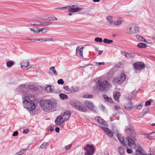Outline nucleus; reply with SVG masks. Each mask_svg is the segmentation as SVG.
Segmentation results:
<instances>
[{"mask_svg": "<svg viewBox=\"0 0 155 155\" xmlns=\"http://www.w3.org/2000/svg\"><path fill=\"white\" fill-rule=\"evenodd\" d=\"M39 104L42 109L45 112L54 111L58 106L57 101L55 99L42 100Z\"/></svg>", "mask_w": 155, "mask_h": 155, "instance_id": "nucleus-1", "label": "nucleus"}, {"mask_svg": "<svg viewBox=\"0 0 155 155\" xmlns=\"http://www.w3.org/2000/svg\"><path fill=\"white\" fill-rule=\"evenodd\" d=\"M97 88V89L104 91L110 87V84L106 80L100 81L98 80L96 83Z\"/></svg>", "mask_w": 155, "mask_h": 155, "instance_id": "nucleus-2", "label": "nucleus"}, {"mask_svg": "<svg viewBox=\"0 0 155 155\" xmlns=\"http://www.w3.org/2000/svg\"><path fill=\"white\" fill-rule=\"evenodd\" d=\"M70 104L80 111L85 112L87 110V107L77 100L71 101Z\"/></svg>", "mask_w": 155, "mask_h": 155, "instance_id": "nucleus-3", "label": "nucleus"}, {"mask_svg": "<svg viewBox=\"0 0 155 155\" xmlns=\"http://www.w3.org/2000/svg\"><path fill=\"white\" fill-rule=\"evenodd\" d=\"M139 31V27L137 25H129L127 28L126 33L128 34H136Z\"/></svg>", "mask_w": 155, "mask_h": 155, "instance_id": "nucleus-4", "label": "nucleus"}, {"mask_svg": "<svg viewBox=\"0 0 155 155\" xmlns=\"http://www.w3.org/2000/svg\"><path fill=\"white\" fill-rule=\"evenodd\" d=\"M84 150L86 151L85 153V155H93L95 151V149L93 145H89L87 144L84 148Z\"/></svg>", "mask_w": 155, "mask_h": 155, "instance_id": "nucleus-5", "label": "nucleus"}, {"mask_svg": "<svg viewBox=\"0 0 155 155\" xmlns=\"http://www.w3.org/2000/svg\"><path fill=\"white\" fill-rule=\"evenodd\" d=\"M24 106L25 108L29 111H32L35 108V105L34 102L31 101L29 102H24Z\"/></svg>", "mask_w": 155, "mask_h": 155, "instance_id": "nucleus-6", "label": "nucleus"}, {"mask_svg": "<svg viewBox=\"0 0 155 155\" xmlns=\"http://www.w3.org/2000/svg\"><path fill=\"white\" fill-rule=\"evenodd\" d=\"M126 79V76L124 74H122L120 76L115 77L113 81V83L115 85L120 84Z\"/></svg>", "mask_w": 155, "mask_h": 155, "instance_id": "nucleus-7", "label": "nucleus"}, {"mask_svg": "<svg viewBox=\"0 0 155 155\" xmlns=\"http://www.w3.org/2000/svg\"><path fill=\"white\" fill-rule=\"evenodd\" d=\"M134 67L135 69L140 70L144 68L145 65L143 62L138 61L134 63Z\"/></svg>", "mask_w": 155, "mask_h": 155, "instance_id": "nucleus-8", "label": "nucleus"}, {"mask_svg": "<svg viewBox=\"0 0 155 155\" xmlns=\"http://www.w3.org/2000/svg\"><path fill=\"white\" fill-rule=\"evenodd\" d=\"M127 139L128 142L129 146H130L131 145H135V142L136 141L137 139L135 136H132L131 135H130L127 138Z\"/></svg>", "mask_w": 155, "mask_h": 155, "instance_id": "nucleus-9", "label": "nucleus"}, {"mask_svg": "<svg viewBox=\"0 0 155 155\" xmlns=\"http://www.w3.org/2000/svg\"><path fill=\"white\" fill-rule=\"evenodd\" d=\"M101 128L103 129L107 135L110 137H112L114 136V133L108 128L101 126Z\"/></svg>", "mask_w": 155, "mask_h": 155, "instance_id": "nucleus-10", "label": "nucleus"}, {"mask_svg": "<svg viewBox=\"0 0 155 155\" xmlns=\"http://www.w3.org/2000/svg\"><path fill=\"white\" fill-rule=\"evenodd\" d=\"M64 121V118L61 114L56 118L55 120V123L56 124L59 125L63 123Z\"/></svg>", "mask_w": 155, "mask_h": 155, "instance_id": "nucleus-11", "label": "nucleus"}, {"mask_svg": "<svg viewBox=\"0 0 155 155\" xmlns=\"http://www.w3.org/2000/svg\"><path fill=\"white\" fill-rule=\"evenodd\" d=\"M84 104L88 108L94 111H96L95 107L91 102L87 101L85 102Z\"/></svg>", "mask_w": 155, "mask_h": 155, "instance_id": "nucleus-12", "label": "nucleus"}, {"mask_svg": "<svg viewBox=\"0 0 155 155\" xmlns=\"http://www.w3.org/2000/svg\"><path fill=\"white\" fill-rule=\"evenodd\" d=\"M96 120L97 121V122L100 125L107 126V122L105 121L104 120L98 118H96Z\"/></svg>", "mask_w": 155, "mask_h": 155, "instance_id": "nucleus-13", "label": "nucleus"}, {"mask_svg": "<svg viewBox=\"0 0 155 155\" xmlns=\"http://www.w3.org/2000/svg\"><path fill=\"white\" fill-rule=\"evenodd\" d=\"M117 137L118 138V140L124 146H125L127 145L126 143H125V141L123 139V137H121L120 134L117 133Z\"/></svg>", "mask_w": 155, "mask_h": 155, "instance_id": "nucleus-14", "label": "nucleus"}, {"mask_svg": "<svg viewBox=\"0 0 155 155\" xmlns=\"http://www.w3.org/2000/svg\"><path fill=\"white\" fill-rule=\"evenodd\" d=\"M62 115L64 118V120H67L70 117L71 115V113L70 111L67 110Z\"/></svg>", "mask_w": 155, "mask_h": 155, "instance_id": "nucleus-15", "label": "nucleus"}, {"mask_svg": "<svg viewBox=\"0 0 155 155\" xmlns=\"http://www.w3.org/2000/svg\"><path fill=\"white\" fill-rule=\"evenodd\" d=\"M120 95V92L115 91L113 93V97L114 100L117 102H119V98Z\"/></svg>", "mask_w": 155, "mask_h": 155, "instance_id": "nucleus-16", "label": "nucleus"}, {"mask_svg": "<svg viewBox=\"0 0 155 155\" xmlns=\"http://www.w3.org/2000/svg\"><path fill=\"white\" fill-rule=\"evenodd\" d=\"M27 22L31 25H38L40 24V21L36 20H32L28 21Z\"/></svg>", "mask_w": 155, "mask_h": 155, "instance_id": "nucleus-17", "label": "nucleus"}, {"mask_svg": "<svg viewBox=\"0 0 155 155\" xmlns=\"http://www.w3.org/2000/svg\"><path fill=\"white\" fill-rule=\"evenodd\" d=\"M124 108L128 110H131L133 108V106L132 102L130 101L124 105Z\"/></svg>", "mask_w": 155, "mask_h": 155, "instance_id": "nucleus-18", "label": "nucleus"}, {"mask_svg": "<svg viewBox=\"0 0 155 155\" xmlns=\"http://www.w3.org/2000/svg\"><path fill=\"white\" fill-rule=\"evenodd\" d=\"M126 132L129 133L130 134H134V130L131 126H129V127L128 126L126 127Z\"/></svg>", "mask_w": 155, "mask_h": 155, "instance_id": "nucleus-19", "label": "nucleus"}, {"mask_svg": "<svg viewBox=\"0 0 155 155\" xmlns=\"http://www.w3.org/2000/svg\"><path fill=\"white\" fill-rule=\"evenodd\" d=\"M84 48V47H81V48L79 50V47L78 46L76 49V54L78 55V54L79 53V54L80 55L83 57V49Z\"/></svg>", "mask_w": 155, "mask_h": 155, "instance_id": "nucleus-20", "label": "nucleus"}, {"mask_svg": "<svg viewBox=\"0 0 155 155\" xmlns=\"http://www.w3.org/2000/svg\"><path fill=\"white\" fill-rule=\"evenodd\" d=\"M26 88L25 84H22L19 86V87L17 88L18 91L20 92H24V90H25Z\"/></svg>", "mask_w": 155, "mask_h": 155, "instance_id": "nucleus-21", "label": "nucleus"}, {"mask_svg": "<svg viewBox=\"0 0 155 155\" xmlns=\"http://www.w3.org/2000/svg\"><path fill=\"white\" fill-rule=\"evenodd\" d=\"M31 31L35 34H38L40 32L39 28L37 27H35L33 28H29Z\"/></svg>", "mask_w": 155, "mask_h": 155, "instance_id": "nucleus-22", "label": "nucleus"}, {"mask_svg": "<svg viewBox=\"0 0 155 155\" xmlns=\"http://www.w3.org/2000/svg\"><path fill=\"white\" fill-rule=\"evenodd\" d=\"M107 19L110 25H114V24H115L114 21H113L112 16H108L107 17Z\"/></svg>", "mask_w": 155, "mask_h": 155, "instance_id": "nucleus-23", "label": "nucleus"}, {"mask_svg": "<svg viewBox=\"0 0 155 155\" xmlns=\"http://www.w3.org/2000/svg\"><path fill=\"white\" fill-rule=\"evenodd\" d=\"M49 70L50 71V73L52 75H57V72L56 70L55 69V68L54 67H50L49 68Z\"/></svg>", "mask_w": 155, "mask_h": 155, "instance_id": "nucleus-24", "label": "nucleus"}, {"mask_svg": "<svg viewBox=\"0 0 155 155\" xmlns=\"http://www.w3.org/2000/svg\"><path fill=\"white\" fill-rule=\"evenodd\" d=\"M75 89L73 87H71L68 88V89L66 91L65 93L67 94H69L73 93L74 92L76 91Z\"/></svg>", "mask_w": 155, "mask_h": 155, "instance_id": "nucleus-25", "label": "nucleus"}, {"mask_svg": "<svg viewBox=\"0 0 155 155\" xmlns=\"http://www.w3.org/2000/svg\"><path fill=\"white\" fill-rule=\"evenodd\" d=\"M136 56V54L134 53L131 52H127L126 57L128 58H134Z\"/></svg>", "mask_w": 155, "mask_h": 155, "instance_id": "nucleus-26", "label": "nucleus"}, {"mask_svg": "<svg viewBox=\"0 0 155 155\" xmlns=\"http://www.w3.org/2000/svg\"><path fill=\"white\" fill-rule=\"evenodd\" d=\"M122 21L123 20L122 18H120L118 19L116 22L114 21L115 24H114V25H115L117 26H119L122 24Z\"/></svg>", "mask_w": 155, "mask_h": 155, "instance_id": "nucleus-27", "label": "nucleus"}, {"mask_svg": "<svg viewBox=\"0 0 155 155\" xmlns=\"http://www.w3.org/2000/svg\"><path fill=\"white\" fill-rule=\"evenodd\" d=\"M29 62L27 61H23L21 63V67L23 68L27 67L29 65Z\"/></svg>", "mask_w": 155, "mask_h": 155, "instance_id": "nucleus-28", "label": "nucleus"}, {"mask_svg": "<svg viewBox=\"0 0 155 155\" xmlns=\"http://www.w3.org/2000/svg\"><path fill=\"white\" fill-rule=\"evenodd\" d=\"M45 90L48 92H51L53 91L51 86L50 85H46V87H45Z\"/></svg>", "mask_w": 155, "mask_h": 155, "instance_id": "nucleus-29", "label": "nucleus"}, {"mask_svg": "<svg viewBox=\"0 0 155 155\" xmlns=\"http://www.w3.org/2000/svg\"><path fill=\"white\" fill-rule=\"evenodd\" d=\"M59 96L61 100L67 99L68 98V96L63 93L60 94Z\"/></svg>", "mask_w": 155, "mask_h": 155, "instance_id": "nucleus-30", "label": "nucleus"}, {"mask_svg": "<svg viewBox=\"0 0 155 155\" xmlns=\"http://www.w3.org/2000/svg\"><path fill=\"white\" fill-rule=\"evenodd\" d=\"M103 98L107 101L111 103L112 101L111 99L106 94H103L102 96Z\"/></svg>", "mask_w": 155, "mask_h": 155, "instance_id": "nucleus-31", "label": "nucleus"}, {"mask_svg": "<svg viewBox=\"0 0 155 155\" xmlns=\"http://www.w3.org/2000/svg\"><path fill=\"white\" fill-rule=\"evenodd\" d=\"M51 24V22H43L40 21V23L39 25L46 26H48Z\"/></svg>", "mask_w": 155, "mask_h": 155, "instance_id": "nucleus-32", "label": "nucleus"}, {"mask_svg": "<svg viewBox=\"0 0 155 155\" xmlns=\"http://www.w3.org/2000/svg\"><path fill=\"white\" fill-rule=\"evenodd\" d=\"M22 99L23 104H24V103H25L24 102H29L30 101H31L29 97L27 96H25L24 97H23Z\"/></svg>", "mask_w": 155, "mask_h": 155, "instance_id": "nucleus-33", "label": "nucleus"}, {"mask_svg": "<svg viewBox=\"0 0 155 155\" xmlns=\"http://www.w3.org/2000/svg\"><path fill=\"white\" fill-rule=\"evenodd\" d=\"M39 30L40 32H41L42 33H45L49 31V29L45 28H39Z\"/></svg>", "mask_w": 155, "mask_h": 155, "instance_id": "nucleus-34", "label": "nucleus"}, {"mask_svg": "<svg viewBox=\"0 0 155 155\" xmlns=\"http://www.w3.org/2000/svg\"><path fill=\"white\" fill-rule=\"evenodd\" d=\"M137 46L140 48H145L147 47V45L143 43H140L137 45Z\"/></svg>", "mask_w": 155, "mask_h": 155, "instance_id": "nucleus-35", "label": "nucleus"}, {"mask_svg": "<svg viewBox=\"0 0 155 155\" xmlns=\"http://www.w3.org/2000/svg\"><path fill=\"white\" fill-rule=\"evenodd\" d=\"M103 42L104 43L107 44H110L113 42L112 40L108 39L107 38H104L103 40Z\"/></svg>", "mask_w": 155, "mask_h": 155, "instance_id": "nucleus-36", "label": "nucleus"}, {"mask_svg": "<svg viewBox=\"0 0 155 155\" xmlns=\"http://www.w3.org/2000/svg\"><path fill=\"white\" fill-rule=\"evenodd\" d=\"M48 146V143L47 142H44L39 147V148H45Z\"/></svg>", "mask_w": 155, "mask_h": 155, "instance_id": "nucleus-37", "label": "nucleus"}, {"mask_svg": "<svg viewBox=\"0 0 155 155\" xmlns=\"http://www.w3.org/2000/svg\"><path fill=\"white\" fill-rule=\"evenodd\" d=\"M27 150L28 149L27 148L25 149L21 150L19 152L16 153V155H21L24 153L25 152V151Z\"/></svg>", "mask_w": 155, "mask_h": 155, "instance_id": "nucleus-38", "label": "nucleus"}, {"mask_svg": "<svg viewBox=\"0 0 155 155\" xmlns=\"http://www.w3.org/2000/svg\"><path fill=\"white\" fill-rule=\"evenodd\" d=\"M14 64V62L12 61H8L6 63L7 66L10 67Z\"/></svg>", "mask_w": 155, "mask_h": 155, "instance_id": "nucleus-39", "label": "nucleus"}, {"mask_svg": "<svg viewBox=\"0 0 155 155\" xmlns=\"http://www.w3.org/2000/svg\"><path fill=\"white\" fill-rule=\"evenodd\" d=\"M136 37L139 40L145 42L146 40L144 39L142 37L139 35H137L136 36Z\"/></svg>", "mask_w": 155, "mask_h": 155, "instance_id": "nucleus-40", "label": "nucleus"}, {"mask_svg": "<svg viewBox=\"0 0 155 155\" xmlns=\"http://www.w3.org/2000/svg\"><path fill=\"white\" fill-rule=\"evenodd\" d=\"M152 100L151 99H149L148 101L146 102L145 105L146 106H148L150 104L151 102L152 101Z\"/></svg>", "mask_w": 155, "mask_h": 155, "instance_id": "nucleus-41", "label": "nucleus"}, {"mask_svg": "<svg viewBox=\"0 0 155 155\" xmlns=\"http://www.w3.org/2000/svg\"><path fill=\"white\" fill-rule=\"evenodd\" d=\"M95 41L96 42H101L103 41V40L101 38L97 37L95 38Z\"/></svg>", "mask_w": 155, "mask_h": 155, "instance_id": "nucleus-42", "label": "nucleus"}, {"mask_svg": "<svg viewBox=\"0 0 155 155\" xmlns=\"http://www.w3.org/2000/svg\"><path fill=\"white\" fill-rule=\"evenodd\" d=\"M93 96L91 95L84 94L83 95V97L86 98H91Z\"/></svg>", "mask_w": 155, "mask_h": 155, "instance_id": "nucleus-43", "label": "nucleus"}, {"mask_svg": "<svg viewBox=\"0 0 155 155\" xmlns=\"http://www.w3.org/2000/svg\"><path fill=\"white\" fill-rule=\"evenodd\" d=\"M141 104L142 103H140L139 105L134 106V108L135 109H141L142 107V105Z\"/></svg>", "mask_w": 155, "mask_h": 155, "instance_id": "nucleus-44", "label": "nucleus"}, {"mask_svg": "<svg viewBox=\"0 0 155 155\" xmlns=\"http://www.w3.org/2000/svg\"><path fill=\"white\" fill-rule=\"evenodd\" d=\"M57 82L58 84H63L64 83V81L62 79H59Z\"/></svg>", "mask_w": 155, "mask_h": 155, "instance_id": "nucleus-45", "label": "nucleus"}, {"mask_svg": "<svg viewBox=\"0 0 155 155\" xmlns=\"http://www.w3.org/2000/svg\"><path fill=\"white\" fill-rule=\"evenodd\" d=\"M94 64L96 65V66H99V65H102V64H104V62H94Z\"/></svg>", "mask_w": 155, "mask_h": 155, "instance_id": "nucleus-46", "label": "nucleus"}, {"mask_svg": "<svg viewBox=\"0 0 155 155\" xmlns=\"http://www.w3.org/2000/svg\"><path fill=\"white\" fill-rule=\"evenodd\" d=\"M68 11L69 12L72 13L76 12L75 8H69L68 10Z\"/></svg>", "mask_w": 155, "mask_h": 155, "instance_id": "nucleus-47", "label": "nucleus"}, {"mask_svg": "<svg viewBox=\"0 0 155 155\" xmlns=\"http://www.w3.org/2000/svg\"><path fill=\"white\" fill-rule=\"evenodd\" d=\"M72 146V144H69L65 147V149L67 150H69Z\"/></svg>", "mask_w": 155, "mask_h": 155, "instance_id": "nucleus-48", "label": "nucleus"}, {"mask_svg": "<svg viewBox=\"0 0 155 155\" xmlns=\"http://www.w3.org/2000/svg\"><path fill=\"white\" fill-rule=\"evenodd\" d=\"M69 8V6H68L64 7H59L58 8H55V9H68Z\"/></svg>", "mask_w": 155, "mask_h": 155, "instance_id": "nucleus-49", "label": "nucleus"}, {"mask_svg": "<svg viewBox=\"0 0 155 155\" xmlns=\"http://www.w3.org/2000/svg\"><path fill=\"white\" fill-rule=\"evenodd\" d=\"M119 151L121 155H122L124 152V150L123 148H119Z\"/></svg>", "mask_w": 155, "mask_h": 155, "instance_id": "nucleus-50", "label": "nucleus"}, {"mask_svg": "<svg viewBox=\"0 0 155 155\" xmlns=\"http://www.w3.org/2000/svg\"><path fill=\"white\" fill-rule=\"evenodd\" d=\"M34 87V85H30L28 86V88L29 89L34 90H35Z\"/></svg>", "mask_w": 155, "mask_h": 155, "instance_id": "nucleus-51", "label": "nucleus"}, {"mask_svg": "<svg viewBox=\"0 0 155 155\" xmlns=\"http://www.w3.org/2000/svg\"><path fill=\"white\" fill-rule=\"evenodd\" d=\"M142 148L141 147H139L138 149L137 150V151L139 152V153L141 154L143 153L142 152Z\"/></svg>", "mask_w": 155, "mask_h": 155, "instance_id": "nucleus-52", "label": "nucleus"}, {"mask_svg": "<svg viewBox=\"0 0 155 155\" xmlns=\"http://www.w3.org/2000/svg\"><path fill=\"white\" fill-rule=\"evenodd\" d=\"M127 152L128 153L131 154L132 153L133 151L131 149L128 148L127 150Z\"/></svg>", "mask_w": 155, "mask_h": 155, "instance_id": "nucleus-53", "label": "nucleus"}, {"mask_svg": "<svg viewBox=\"0 0 155 155\" xmlns=\"http://www.w3.org/2000/svg\"><path fill=\"white\" fill-rule=\"evenodd\" d=\"M29 131V130L28 129H26L23 130V133L24 134H27L28 132Z\"/></svg>", "mask_w": 155, "mask_h": 155, "instance_id": "nucleus-54", "label": "nucleus"}, {"mask_svg": "<svg viewBox=\"0 0 155 155\" xmlns=\"http://www.w3.org/2000/svg\"><path fill=\"white\" fill-rule=\"evenodd\" d=\"M127 52H125L124 51H121V54L122 55H124L126 57L127 55Z\"/></svg>", "mask_w": 155, "mask_h": 155, "instance_id": "nucleus-55", "label": "nucleus"}, {"mask_svg": "<svg viewBox=\"0 0 155 155\" xmlns=\"http://www.w3.org/2000/svg\"><path fill=\"white\" fill-rule=\"evenodd\" d=\"M18 132L17 131H16L14 132L13 134L12 135L13 136H15L18 135Z\"/></svg>", "mask_w": 155, "mask_h": 155, "instance_id": "nucleus-56", "label": "nucleus"}, {"mask_svg": "<svg viewBox=\"0 0 155 155\" xmlns=\"http://www.w3.org/2000/svg\"><path fill=\"white\" fill-rule=\"evenodd\" d=\"M75 11L76 12H78L82 10L81 8H79L78 7L76 8H75Z\"/></svg>", "mask_w": 155, "mask_h": 155, "instance_id": "nucleus-57", "label": "nucleus"}, {"mask_svg": "<svg viewBox=\"0 0 155 155\" xmlns=\"http://www.w3.org/2000/svg\"><path fill=\"white\" fill-rule=\"evenodd\" d=\"M63 88L66 91H67L69 87L68 86H65L63 87Z\"/></svg>", "mask_w": 155, "mask_h": 155, "instance_id": "nucleus-58", "label": "nucleus"}, {"mask_svg": "<svg viewBox=\"0 0 155 155\" xmlns=\"http://www.w3.org/2000/svg\"><path fill=\"white\" fill-rule=\"evenodd\" d=\"M35 41H39L41 42H44V39H43L42 38H41L39 39H36Z\"/></svg>", "mask_w": 155, "mask_h": 155, "instance_id": "nucleus-59", "label": "nucleus"}, {"mask_svg": "<svg viewBox=\"0 0 155 155\" xmlns=\"http://www.w3.org/2000/svg\"><path fill=\"white\" fill-rule=\"evenodd\" d=\"M53 40L52 38H51L50 39L48 40L47 39H44V42L46 41H53Z\"/></svg>", "mask_w": 155, "mask_h": 155, "instance_id": "nucleus-60", "label": "nucleus"}, {"mask_svg": "<svg viewBox=\"0 0 155 155\" xmlns=\"http://www.w3.org/2000/svg\"><path fill=\"white\" fill-rule=\"evenodd\" d=\"M59 130H60V129L58 127H56L55 128V130L56 132H57V133H59Z\"/></svg>", "mask_w": 155, "mask_h": 155, "instance_id": "nucleus-61", "label": "nucleus"}, {"mask_svg": "<svg viewBox=\"0 0 155 155\" xmlns=\"http://www.w3.org/2000/svg\"><path fill=\"white\" fill-rule=\"evenodd\" d=\"M25 40L26 41H32L34 42L35 41L36 39H25Z\"/></svg>", "mask_w": 155, "mask_h": 155, "instance_id": "nucleus-62", "label": "nucleus"}, {"mask_svg": "<svg viewBox=\"0 0 155 155\" xmlns=\"http://www.w3.org/2000/svg\"><path fill=\"white\" fill-rule=\"evenodd\" d=\"M115 109L118 110L120 109V107L118 106H115L114 107Z\"/></svg>", "mask_w": 155, "mask_h": 155, "instance_id": "nucleus-63", "label": "nucleus"}, {"mask_svg": "<svg viewBox=\"0 0 155 155\" xmlns=\"http://www.w3.org/2000/svg\"><path fill=\"white\" fill-rule=\"evenodd\" d=\"M148 112V110H146V111H144L143 112V116L145 114H146Z\"/></svg>", "mask_w": 155, "mask_h": 155, "instance_id": "nucleus-64", "label": "nucleus"}]
</instances>
